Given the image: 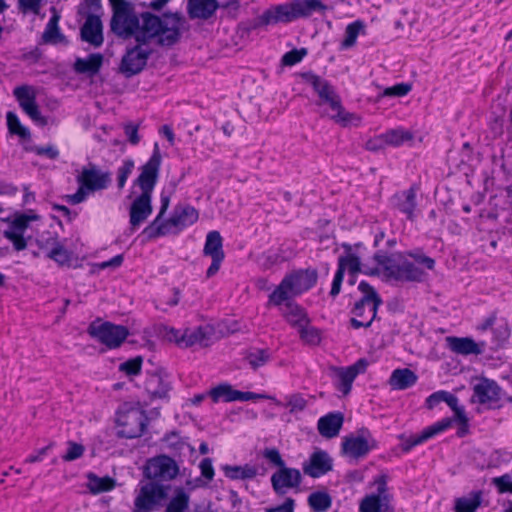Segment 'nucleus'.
<instances>
[{
	"mask_svg": "<svg viewBox=\"0 0 512 512\" xmlns=\"http://www.w3.org/2000/svg\"><path fill=\"white\" fill-rule=\"evenodd\" d=\"M343 423L344 414L342 412H329L319 418L317 422V429L322 437L332 439L339 435Z\"/></svg>",
	"mask_w": 512,
	"mask_h": 512,
	"instance_id": "5701e85b",
	"label": "nucleus"
},
{
	"mask_svg": "<svg viewBox=\"0 0 512 512\" xmlns=\"http://www.w3.org/2000/svg\"><path fill=\"white\" fill-rule=\"evenodd\" d=\"M271 354L269 349L251 348L245 354L244 359L249 363L252 369L257 370L269 362Z\"/></svg>",
	"mask_w": 512,
	"mask_h": 512,
	"instance_id": "a19ab883",
	"label": "nucleus"
},
{
	"mask_svg": "<svg viewBox=\"0 0 512 512\" xmlns=\"http://www.w3.org/2000/svg\"><path fill=\"white\" fill-rule=\"evenodd\" d=\"M473 396L480 404L495 403L500 400V387L494 380L483 378L473 387Z\"/></svg>",
	"mask_w": 512,
	"mask_h": 512,
	"instance_id": "a878e982",
	"label": "nucleus"
},
{
	"mask_svg": "<svg viewBox=\"0 0 512 512\" xmlns=\"http://www.w3.org/2000/svg\"><path fill=\"white\" fill-rule=\"evenodd\" d=\"M417 374L409 368L395 369L390 378L389 385L394 390H406L416 384Z\"/></svg>",
	"mask_w": 512,
	"mask_h": 512,
	"instance_id": "c756f323",
	"label": "nucleus"
},
{
	"mask_svg": "<svg viewBox=\"0 0 512 512\" xmlns=\"http://www.w3.org/2000/svg\"><path fill=\"white\" fill-rule=\"evenodd\" d=\"M391 203L401 213L405 214L407 219H414V210L416 208V190L410 187L407 190L395 193L391 198Z\"/></svg>",
	"mask_w": 512,
	"mask_h": 512,
	"instance_id": "393cba45",
	"label": "nucleus"
},
{
	"mask_svg": "<svg viewBox=\"0 0 512 512\" xmlns=\"http://www.w3.org/2000/svg\"><path fill=\"white\" fill-rule=\"evenodd\" d=\"M387 146L398 147L414 138L412 132L403 128L390 129L384 133Z\"/></svg>",
	"mask_w": 512,
	"mask_h": 512,
	"instance_id": "79ce46f5",
	"label": "nucleus"
},
{
	"mask_svg": "<svg viewBox=\"0 0 512 512\" xmlns=\"http://www.w3.org/2000/svg\"><path fill=\"white\" fill-rule=\"evenodd\" d=\"M198 218V211L191 205L176 206L172 216L163 222V225H165L164 231H166L167 235L173 232L172 228H175V233H178L184 228L194 224Z\"/></svg>",
	"mask_w": 512,
	"mask_h": 512,
	"instance_id": "a211bd4d",
	"label": "nucleus"
},
{
	"mask_svg": "<svg viewBox=\"0 0 512 512\" xmlns=\"http://www.w3.org/2000/svg\"><path fill=\"white\" fill-rule=\"evenodd\" d=\"M143 358L141 356L134 357L120 364L119 370L128 376H136L141 372Z\"/></svg>",
	"mask_w": 512,
	"mask_h": 512,
	"instance_id": "864d4df0",
	"label": "nucleus"
},
{
	"mask_svg": "<svg viewBox=\"0 0 512 512\" xmlns=\"http://www.w3.org/2000/svg\"><path fill=\"white\" fill-rule=\"evenodd\" d=\"M274 12L275 23H289L297 19L293 2L276 6Z\"/></svg>",
	"mask_w": 512,
	"mask_h": 512,
	"instance_id": "8fccbe9b",
	"label": "nucleus"
},
{
	"mask_svg": "<svg viewBox=\"0 0 512 512\" xmlns=\"http://www.w3.org/2000/svg\"><path fill=\"white\" fill-rule=\"evenodd\" d=\"M301 78L313 88L319 97L320 104H328L331 109L340 108L341 98L326 79L311 71L301 73Z\"/></svg>",
	"mask_w": 512,
	"mask_h": 512,
	"instance_id": "f8f14e48",
	"label": "nucleus"
},
{
	"mask_svg": "<svg viewBox=\"0 0 512 512\" xmlns=\"http://www.w3.org/2000/svg\"><path fill=\"white\" fill-rule=\"evenodd\" d=\"M152 195L141 193L131 203L129 208L130 229L135 231L152 214Z\"/></svg>",
	"mask_w": 512,
	"mask_h": 512,
	"instance_id": "6ab92c4d",
	"label": "nucleus"
},
{
	"mask_svg": "<svg viewBox=\"0 0 512 512\" xmlns=\"http://www.w3.org/2000/svg\"><path fill=\"white\" fill-rule=\"evenodd\" d=\"M13 95L17 99L19 106L32 121L40 126L47 125V119L42 116L36 102V93L33 87L28 85L18 86L14 89Z\"/></svg>",
	"mask_w": 512,
	"mask_h": 512,
	"instance_id": "ddd939ff",
	"label": "nucleus"
},
{
	"mask_svg": "<svg viewBox=\"0 0 512 512\" xmlns=\"http://www.w3.org/2000/svg\"><path fill=\"white\" fill-rule=\"evenodd\" d=\"M412 89L410 83H398L392 87H388L384 90L383 95L389 97H403L407 95Z\"/></svg>",
	"mask_w": 512,
	"mask_h": 512,
	"instance_id": "bf43d9fd",
	"label": "nucleus"
},
{
	"mask_svg": "<svg viewBox=\"0 0 512 512\" xmlns=\"http://www.w3.org/2000/svg\"><path fill=\"white\" fill-rule=\"evenodd\" d=\"M134 166V160L128 158L125 159L123 161V164L118 168L117 185L119 189H122L125 186L128 177L130 176L134 169Z\"/></svg>",
	"mask_w": 512,
	"mask_h": 512,
	"instance_id": "6e6d98bb",
	"label": "nucleus"
},
{
	"mask_svg": "<svg viewBox=\"0 0 512 512\" xmlns=\"http://www.w3.org/2000/svg\"><path fill=\"white\" fill-rule=\"evenodd\" d=\"M341 267L344 274L348 271L349 275L355 276L357 273L361 272V260L356 254L341 255L338 258L337 269Z\"/></svg>",
	"mask_w": 512,
	"mask_h": 512,
	"instance_id": "a18cd8bd",
	"label": "nucleus"
},
{
	"mask_svg": "<svg viewBox=\"0 0 512 512\" xmlns=\"http://www.w3.org/2000/svg\"><path fill=\"white\" fill-rule=\"evenodd\" d=\"M3 236L12 242L13 247L16 251H22L27 247V240L23 234H16L12 231H3Z\"/></svg>",
	"mask_w": 512,
	"mask_h": 512,
	"instance_id": "052dcab7",
	"label": "nucleus"
},
{
	"mask_svg": "<svg viewBox=\"0 0 512 512\" xmlns=\"http://www.w3.org/2000/svg\"><path fill=\"white\" fill-rule=\"evenodd\" d=\"M145 390L151 399H168L171 385L160 374L153 373L145 381Z\"/></svg>",
	"mask_w": 512,
	"mask_h": 512,
	"instance_id": "c85d7f7f",
	"label": "nucleus"
},
{
	"mask_svg": "<svg viewBox=\"0 0 512 512\" xmlns=\"http://www.w3.org/2000/svg\"><path fill=\"white\" fill-rule=\"evenodd\" d=\"M483 501V491L474 490L468 495L456 498L454 501L455 512H476Z\"/></svg>",
	"mask_w": 512,
	"mask_h": 512,
	"instance_id": "2f4dec72",
	"label": "nucleus"
},
{
	"mask_svg": "<svg viewBox=\"0 0 512 512\" xmlns=\"http://www.w3.org/2000/svg\"><path fill=\"white\" fill-rule=\"evenodd\" d=\"M302 476L298 469L283 466L271 476V485L278 496L286 494L288 489L298 488Z\"/></svg>",
	"mask_w": 512,
	"mask_h": 512,
	"instance_id": "f3484780",
	"label": "nucleus"
},
{
	"mask_svg": "<svg viewBox=\"0 0 512 512\" xmlns=\"http://www.w3.org/2000/svg\"><path fill=\"white\" fill-rule=\"evenodd\" d=\"M169 488L170 486L152 481L143 485L135 498L134 512H152L167 498Z\"/></svg>",
	"mask_w": 512,
	"mask_h": 512,
	"instance_id": "0eeeda50",
	"label": "nucleus"
},
{
	"mask_svg": "<svg viewBox=\"0 0 512 512\" xmlns=\"http://www.w3.org/2000/svg\"><path fill=\"white\" fill-rule=\"evenodd\" d=\"M262 456L273 466L281 468L285 466V462L279 450L275 447H267L262 451Z\"/></svg>",
	"mask_w": 512,
	"mask_h": 512,
	"instance_id": "4d7b16f0",
	"label": "nucleus"
},
{
	"mask_svg": "<svg viewBox=\"0 0 512 512\" xmlns=\"http://www.w3.org/2000/svg\"><path fill=\"white\" fill-rule=\"evenodd\" d=\"M492 483L498 489L499 493H512V478L509 474L493 478Z\"/></svg>",
	"mask_w": 512,
	"mask_h": 512,
	"instance_id": "680f3d73",
	"label": "nucleus"
},
{
	"mask_svg": "<svg viewBox=\"0 0 512 512\" xmlns=\"http://www.w3.org/2000/svg\"><path fill=\"white\" fill-rule=\"evenodd\" d=\"M84 446L82 444L69 441L67 452L62 456L64 461L70 462L80 458L84 453Z\"/></svg>",
	"mask_w": 512,
	"mask_h": 512,
	"instance_id": "13d9d810",
	"label": "nucleus"
},
{
	"mask_svg": "<svg viewBox=\"0 0 512 512\" xmlns=\"http://www.w3.org/2000/svg\"><path fill=\"white\" fill-rule=\"evenodd\" d=\"M374 260L383 268L385 275L389 278L388 267L395 266L397 259L388 256L386 253L382 251H378L374 254Z\"/></svg>",
	"mask_w": 512,
	"mask_h": 512,
	"instance_id": "e2e57ef3",
	"label": "nucleus"
},
{
	"mask_svg": "<svg viewBox=\"0 0 512 512\" xmlns=\"http://www.w3.org/2000/svg\"><path fill=\"white\" fill-rule=\"evenodd\" d=\"M190 495L183 487H177L174 494L168 501L164 512H188Z\"/></svg>",
	"mask_w": 512,
	"mask_h": 512,
	"instance_id": "e433bc0d",
	"label": "nucleus"
},
{
	"mask_svg": "<svg viewBox=\"0 0 512 512\" xmlns=\"http://www.w3.org/2000/svg\"><path fill=\"white\" fill-rule=\"evenodd\" d=\"M365 25L363 21L356 20L347 25L345 29V37L341 42V49L351 48L356 44L357 37L364 31Z\"/></svg>",
	"mask_w": 512,
	"mask_h": 512,
	"instance_id": "37998d69",
	"label": "nucleus"
},
{
	"mask_svg": "<svg viewBox=\"0 0 512 512\" xmlns=\"http://www.w3.org/2000/svg\"><path fill=\"white\" fill-rule=\"evenodd\" d=\"M308 51L306 48L292 49L286 52L281 59V63L284 66H293L300 63L303 58L307 55Z\"/></svg>",
	"mask_w": 512,
	"mask_h": 512,
	"instance_id": "5fc2aeb1",
	"label": "nucleus"
},
{
	"mask_svg": "<svg viewBox=\"0 0 512 512\" xmlns=\"http://www.w3.org/2000/svg\"><path fill=\"white\" fill-rule=\"evenodd\" d=\"M81 39L94 47H100L104 42L103 25L100 17L89 13L80 29Z\"/></svg>",
	"mask_w": 512,
	"mask_h": 512,
	"instance_id": "412c9836",
	"label": "nucleus"
},
{
	"mask_svg": "<svg viewBox=\"0 0 512 512\" xmlns=\"http://www.w3.org/2000/svg\"><path fill=\"white\" fill-rule=\"evenodd\" d=\"M376 493L366 495L359 504V512H389L391 495L388 493L387 476L380 475L375 481Z\"/></svg>",
	"mask_w": 512,
	"mask_h": 512,
	"instance_id": "1a4fd4ad",
	"label": "nucleus"
},
{
	"mask_svg": "<svg viewBox=\"0 0 512 512\" xmlns=\"http://www.w3.org/2000/svg\"><path fill=\"white\" fill-rule=\"evenodd\" d=\"M50 241H53V243H52L53 247L48 252L47 256L50 259L54 260L59 265H62V266L63 265H69L70 255H69L68 251L64 248V246L57 241V237L47 239L46 240V245Z\"/></svg>",
	"mask_w": 512,
	"mask_h": 512,
	"instance_id": "c03bdc74",
	"label": "nucleus"
},
{
	"mask_svg": "<svg viewBox=\"0 0 512 512\" xmlns=\"http://www.w3.org/2000/svg\"><path fill=\"white\" fill-rule=\"evenodd\" d=\"M211 329L209 327L199 326L195 329H186L182 333L183 347L188 348L196 344L207 346L210 340Z\"/></svg>",
	"mask_w": 512,
	"mask_h": 512,
	"instance_id": "7c9ffc66",
	"label": "nucleus"
},
{
	"mask_svg": "<svg viewBox=\"0 0 512 512\" xmlns=\"http://www.w3.org/2000/svg\"><path fill=\"white\" fill-rule=\"evenodd\" d=\"M237 390L232 387L229 383H221L208 392V395L212 398L213 402L219 401L233 402L236 401Z\"/></svg>",
	"mask_w": 512,
	"mask_h": 512,
	"instance_id": "ea45409f",
	"label": "nucleus"
},
{
	"mask_svg": "<svg viewBox=\"0 0 512 512\" xmlns=\"http://www.w3.org/2000/svg\"><path fill=\"white\" fill-rule=\"evenodd\" d=\"M161 153L157 143L149 160L140 168L139 176L134 180V186H138L141 193L152 195L154 188L158 182L160 166H161Z\"/></svg>",
	"mask_w": 512,
	"mask_h": 512,
	"instance_id": "6e6552de",
	"label": "nucleus"
},
{
	"mask_svg": "<svg viewBox=\"0 0 512 512\" xmlns=\"http://www.w3.org/2000/svg\"><path fill=\"white\" fill-rule=\"evenodd\" d=\"M87 332L92 338L109 349L118 348L129 335L127 327L108 321L102 322L100 319L90 323Z\"/></svg>",
	"mask_w": 512,
	"mask_h": 512,
	"instance_id": "39448f33",
	"label": "nucleus"
},
{
	"mask_svg": "<svg viewBox=\"0 0 512 512\" xmlns=\"http://www.w3.org/2000/svg\"><path fill=\"white\" fill-rule=\"evenodd\" d=\"M218 5L216 0H188L187 1V12L191 19H203L207 20L211 18Z\"/></svg>",
	"mask_w": 512,
	"mask_h": 512,
	"instance_id": "bb28decb",
	"label": "nucleus"
},
{
	"mask_svg": "<svg viewBox=\"0 0 512 512\" xmlns=\"http://www.w3.org/2000/svg\"><path fill=\"white\" fill-rule=\"evenodd\" d=\"M307 324L308 323H304L298 328L301 340L309 345H318L321 341L319 330Z\"/></svg>",
	"mask_w": 512,
	"mask_h": 512,
	"instance_id": "3c124183",
	"label": "nucleus"
},
{
	"mask_svg": "<svg viewBox=\"0 0 512 512\" xmlns=\"http://www.w3.org/2000/svg\"><path fill=\"white\" fill-rule=\"evenodd\" d=\"M282 304L285 306L283 316L290 325L300 328L304 323H308V318L304 309L296 304L292 299L285 300Z\"/></svg>",
	"mask_w": 512,
	"mask_h": 512,
	"instance_id": "72a5a7b5",
	"label": "nucleus"
},
{
	"mask_svg": "<svg viewBox=\"0 0 512 512\" xmlns=\"http://www.w3.org/2000/svg\"><path fill=\"white\" fill-rule=\"evenodd\" d=\"M377 446L374 438L367 429L358 431V435L346 436L341 445L342 454L352 458H364L372 449Z\"/></svg>",
	"mask_w": 512,
	"mask_h": 512,
	"instance_id": "9d476101",
	"label": "nucleus"
},
{
	"mask_svg": "<svg viewBox=\"0 0 512 512\" xmlns=\"http://www.w3.org/2000/svg\"><path fill=\"white\" fill-rule=\"evenodd\" d=\"M295 505V500L291 497H288L282 504L275 507L266 508L265 512H294Z\"/></svg>",
	"mask_w": 512,
	"mask_h": 512,
	"instance_id": "774afa93",
	"label": "nucleus"
},
{
	"mask_svg": "<svg viewBox=\"0 0 512 512\" xmlns=\"http://www.w3.org/2000/svg\"><path fill=\"white\" fill-rule=\"evenodd\" d=\"M297 19L308 18L314 13H325L327 6L321 0H293Z\"/></svg>",
	"mask_w": 512,
	"mask_h": 512,
	"instance_id": "473e14b6",
	"label": "nucleus"
},
{
	"mask_svg": "<svg viewBox=\"0 0 512 512\" xmlns=\"http://www.w3.org/2000/svg\"><path fill=\"white\" fill-rule=\"evenodd\" d=\"M368 361L365 358L358 359L354 364L348 367H332L336 377L335 386L344 396L351 392L352 384L355 378L366 371Z\"/></svg>",
	"mask_w": 512,
	"mask_h": 512,
	"instance_id": "4468645a",
	"label": "nucleus"
},
{
	"mask_svg": "<svg viewBox=\"0 0 512 512\" xmlns=\"http://www.w3.org/2000/svg\"><path fill=\"white\" fill-rule=\"evenodd\" d=\"M76 181L91 192L108 188L111 183V173L102 171L96 164L89 162L76 175Z\"/></svg>",
	"mask_w": 512,
	"mask_h": 512,
	"instance_id": "9b49d317",
	"label": "nucleus"
},
{
	"mask_svg": "<svg viewBox=\"0 0 512 512\" xmlns=\"http://www.w3.org/2000/svg\"><path fill=\"white\" fill-rule=\"evenodd\" d=\"M287 405L290 407V413H295L303 411L307 401L300 394H293L289 397Z\"/></svg>",
	"mask_w": 512,
	"mask_h": 512,
	"instance_id": "69168bd1",
	"label": "nucleus"
},
{
	"mask_svg": "<svg viewBox=\"0 0 512 512\" xmlns=\"http://www.w3.org/2000/svg\"><path fill=\"white\" fill-rule=\"evenodd\" d=\"M332 110L337 112L335 115L332 116V119L335 120L337 123H340L344 127H346L348 125L358 126L361 122V118L358 115H356L354 113L347 112L343 108L341 101H340V108L332 109Z\"/></svg>",
	"mask_w": 512,
	"mask_h": 512,
	"instance_id": "09e8293b",
	"label": "nucleus"
},
{
	"mask_svg": "<svg viewBox=\"0 0 512 512\" xmlns=\"http://www.w3.org/2000/svg\"><path fill=\"white\" fill-rule=\"evenodd\" d=\"M452 419L443 418L440 421L426 427L420 434L411 435L408 438H402L401 448L404 452H409L412 448L420 445L434 436L446 431L452 426Z\"/></svg>",
	"mask_w": 512,
	"mask_h": 512,
	"instance_id": "aec40b11",
	"label": "nucleus"
},
{
	"mask_svg": "<svg viewBox=\"0 0 512 512\" xmlns=\"http://www.w3.org/2000/svg\"><path fill=\"white\" fill-rule=\"evenodd\" d=\"M386 146H387V144H386V141H385V136H384V133H382L380 135H377V136L369 139L365 143L364 147L368 151L379 152V151L385 149Z\"/></svg>",
	"mask_w": 512,
	"mask_h": 512,
	"instance_id": "0e129e2a",
	"label": "nucleus"
},
{
	"mask_svg": "<svg viewBox=\"0 0 512 512\" xmlns=\"http://www.w3.org/2000/svg\"><path fill=\"white\" fill-rule=\"evenodd\" d=\"M358 290L362 293V296L358 299V307H361V305L364 302L372 301L373 303V315L369 317L367 321L358 320L356 318L350 319V324L354 329L359 328H369L373 321L377 319V313L379 307L382 305L383 300L376 291V289L371 286L367 281H361L358 285Z\"/></svg>",
	"mask_w": 512,
	"mask_h": 512,
	"instance_id": "2eb2a0df",
	"label": "nucleus"
},
{
	"mask_svg": "<svg viewBox=\"0 0 512 512\" xmlns=\"http://www.w3.org/2000/svg\"><path fill=\"white\" fill-rule=\"evenodd\" d=\"M407 255L414 259V262L405 258L396 261L395 266L388 267L389 278L401 282H423L427 278L426 271L419 265L428 270H434L435 260L421 251H410Z\"/></svg>",
	"mask_w": 512,
	"mask_h": 512,
	"instance_id": "7ed1b4c3",
	"label": "nucleus"
},
{
	"mask_svg": "<svg viewBox=\"0 0 512 512\" xmlns=\"http://www.w3.org/2000/svg\"><path fill=\"white\" fill-rule=\"evenodd\" d=\"M89 479L90 488L95 493L109 491L114 487V481L109 477L99 478L96 475L91 474Z\"/></svg>",
	"mask_w": 512,
	"mask_h": 512,
	"instance_id": "603ef678",
	"label": "nucleus"
},
{
	"mask_svg": "<svg viewBox=\"0 0 512 512\" xmlns=\"http://www.w3.org/2000/svg\"><path fill=\"white\" fill-rule=\"evenodd\" d=\"M302 470L311 478H320L333 470V459L327 451L316 449L302 464Z\"/></svg>",
	"mask_w": 512,
	"mask_h": 512,
	"instance_id": "dca6fc26",
	"label": "nucleus"
},
{
	"mask_svg": "<svg viewBox=\"0 0 512 512\" xmlns=\"http://www.w3.org/2000/svg\"><path fill=\"white\" fill-rule=\"evenodd\" d=\"M203 253L209 257H225L223 239L218 231L213 230L207 234Z\"/></svg>",
	"mask_w": 512,
	"mask_h": 512,
	"instance_id": "58836bf2",
	"label": "nucleus"
},
{
	"mask_svg": "<svg viewBox=\"0 0 512 512\" xmlns=\"http://www.w3.org/2000/svg\"><path fill=\"white\" fill-rule=\"evenodd\" d=\"M6 120L8 130L11 134L17 135L22 139H29L31 137L29 129L21 124L18 116L14 112H7Z\"/></svg>",
	"mask_w": 512,
	"mask_h": 512,
	"instance_id": "49530a36",
	"label": "nucleus"
},
{
	"mask_svg": "<svg viewBox=\"0 0 512 512\" xmlns=\"http://www.w3.org/2000/svg\"><path fill=\"white\" fill-rule=\"evenodd\" d=\"M104 57L101 53H91L86 58H77L73 68L78 74H86L89 77L97 75L103 65Z\"/></svg>",
	"mask_w": 512,
	"mask_h": 512,
	"instance_id": "cd10ccee",
	"label": "nucleus"
},
{
	"mask_svg": "<svg viewBox=\"0 0 512 512\" xmlns=\"http://www.w3.org/2000/svg\"><path fill=\"white\" fill-rule=\"evenodd\" d=\"M38 215L36 214H20L17 215L12 222L9 224L8 228L5 231H12L16 234H23L24 231L28 228L29 223L33 220H37Z\"/></svg>",
	"mask_w": 512,
	"mask_h": 512,
	"instance_id": "de8ad7c7",
	"label": "nucleus"
},
{
	"mask_svg": "<svg viewBox=\"0 0 512 512\" xmlns=\"http://www.w3.org/2000/svg\"><path fill=\"white\" fill-rule=\"evenodd\" d=\"M160 210L158 215L155 217V219L144 228L142 234L148 239L153 240L162 236L166 235L165 225H163V217L165 213L167 212L169 205H170V196L166 195L164 193H161L160 196Z\"/></svg>",
	"mask_w": 512,
	"mask_h": 512,
	"instance_id": "b1692460",
	"label": "nucleus"
},
{
	"mask_svg": "<svg viewBox=\"0 0 512 512\" xmlns=\"http://www.w3.org/2000/svg\"><path fill=\"white\" fill-rule=\"evenodd\" d=\"M316 269H300L285 275L280 284L268 297V304L280 306L285 300L293 299L310 290L317 283Z\"/></svg>",
	"mask_w": 512,
	"mask_h": 512,
	"instance_id": "f03ea898",
	"label": "nucleus"
},
{
	"mask_svg": "<svg viewBox=\"0 0 512 512\" xmlns=\"http://www.w3.org/2000/svg\"><path fill=\"white\" fill-rule=\"evenodd\" d=\"M59 20L60 15L54 11L42 34V42L44 44H58L67 42L66 37L60 31Z\"/></svg>",
	"mask_w": 512,
	"mask_h": 512,
	"instance_id": "f704fd0d",
	"label": "nucleus"
},
{
	"mask_svg": "<svg viewBox=\"0 0 512 512\" xmlns=\"http://www.w3.org/2000/svg\"><path fill=\"white\" fill-rule=\"evenodd\" d=\"M331 495L324 490L312 492L308 498L307 503L313 512H327L332 506Z\"/></svg>",
	"mask_w": 512,
	"mask_h": 512,
	"instance_id": "4c0bfd02",
	"label": "nucleus"
},
{
	"mask_svg": "<svg viewBox=\"0 0 512 512\" xmlns=\"http://www.w3.org/2000/svg\"><path fill=\"white\" fill-rule=\"evenodd\" d=\"M446 345L453 353L468 356L482 354L484 343L478 344L471 337L448 336L446 337Z\"/></svg>",
	"mask_w": 512,
	"mask_h": 512,
	"instance_id": "4be33fe9",
	"label": "nucleus"
},
{
	"mask_svg": "<svg viewBox=\"0 0 512 512\" xmlns=\"http://www.w3.org/2000/svg\"><path fill=\"white\" fill-rule=\"evenodd\" d=\"M118 436L133 439L143 435L148 425L146 412L139 403H124L117 411Z\"/></svg>",
	"mask_w": 512,
	"mask_h": 512,
	"instance_id": "20e7f679",
	"label": "nucleus"
},
{
	"mask_svg": "<svg viewBox=\"0 0 512 512\" xmlns=\"http://www.w3.org/2000/svg\"><path fill=\"white\" fill-rule=\"evenodd\" d=\"M113 8L111 18L112 32L122 39L133 38L136 45L127 48L122 56L119 72L126 78L141 73L149 57L151 48L145 47L152 39L157 38L160 46H173L181 38V29L186 23L180 12H167L162 17L151 12L136 15L134 7L126 0H109Z\"/></svg>",
	"mask_w": 512,
	"mask_h": 512,
	"instance_id": "f257e3e1",
	"label": "nucleus"
},
{
	"mask_svg": "<svg viewBox=\"0 0 512 512\" xmlns=\"http://www.w3.org/2000/svg\"><path fill=\"white\" fill-rule=\"evenodd\" d=\"M224 475L231 480H248L257 475V468L250 464L245 465H223L221 467Z\"/></svg>",
	"mask_w": 512,
	"mask_h": 512,
	"instance_id": "c9c22d12",
	"label": "nucleus"
},
{
	"mask_svg": "<svg viewBox=\"0 0 512 512\" xmlns=\"http://www.w3.org/2000/svg\"><path fill=\"white\" fill-rule=\"evenodd\" d=\"M358 300L354 303V306L351 309V314H353L354 318H366V309H368V314H370V317L373 315V303L372 301L364 302L361 307H358Z\"/></svg>",
	"mask_w": 512,
	"mask_h": 512,
	"instance_id": "338daca9",
	"label": "nucleus"
},
{
	"mask_svg": "<svg viewBox=\"0 0 512 512\" xmlns=\"http://www.w3.org/2000/svg\"><path fill=\"white\" fill-rule=\"evenodd\" d=\"M143 474L152 482L161 484L176 478L179 474V466L173 458L161 454L147 461Z\"/></svg>",
	"mask_w": 512,
	"mask_h": 512,
	"instance_id": "423d86ee",
	"label": "nucleus"
}]
</instances>
